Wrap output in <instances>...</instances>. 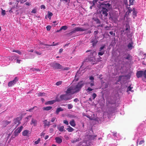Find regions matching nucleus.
<instances>
[{"mask_svg":"<svg viewBox=\"0 0 146 146\" xmlns=\"http://www.w3.org/2000/svg\"><path fill=\"white\" fill-rule=\"evenodd\" d=\"M129 54L127 52L124 53L123 54L122 57L119 59V62L120 61H122L123 62H125V58L127 57V55H128V54Z\"/></svg>","mask_w":146,"mask_h":146,"instance_id":"ddd939ff","label":"nucleus"},{"mask_svg":"<svg viewBox=\"0 0 146 146\" xmlns=\"http://www.w3.org/2000/svg\"><path fill=\"white\" fill-rule=\"evenodd\" d=\"M122 1L124 3V4L125 5L126 7H128V6L127 0H122Z\"/></svg>","mask_w":146,"mask_h":146,"instance_id":"e433bc0d","label":"nucleus"},{"mask_svg":"<svg viewBox=\"0 0 146 146\" xmlns=\"http://www.w3.org/2000/svg\"><path fill=\"white\" fill-rule=\"evenodd\" d=\"M95 21L96 22V23L97 24H100V20L98 19H95Z\"/></svg>","mask_w":146,"mask_h":146,"instance_id":"8fccbe9b","label":"nucleus"},{"mask_svg":"<svg viewBox=\"0 0 146 146\" xmlns=\"http://www.w3.org/2000/svg\"><path fill=\"white\" fill-rule=\"evenodd\" d=\"M52 108V107L49 106L46 107H43L42 108V109L43 110L49 111L51 110Z\"/></svg>","mask_w":146,"mask_h":146,"instance_id":"c85d7f7f","label":"nucleus"},{"mask_svg":"<svg viewBox=\"0 0 146 146\" xmlns=\"http://www.w3.org/2000/svg\"><path fill=\"white\" fill-rule=\"evenodd\" d=\"M63 110L64 109L61 107L57 108L56 111L55 113L58 115L60 111H63Z\"/></svg>","mask_w":146,"mask_h":146,"instance_id":"b1692460","label":"nucleus"},{"mask_svg":"<svg viewBox=\"0 0 146 146\" xmlns=\"http://www.w3.org/2000/svg\"><path fill=\"white\" fill-rule=\"evenodd\" d=\"M143 75L144 76V71L142 70L138 71L136 73L137 77L138 78L141 77Z\"/></svg>","mask_w":146,"mask_h":146,"instance_id":"4468645a","label":"nucleus"},{"mask_svg":"<svg viewBox=\"0 0 146 146\" xmlns=\"http://www.w3.org/2000/svg\"><path fill=\"white\" fill-rule=\"evenodd\" d=\"M101 5L103 6L102 7V8L103 7H104V8H108L110 6V4L109 3H107V2H103L101 3Z\"/></svg>","mask_w":146,"mask_h":146,"instance_id":"a211bd4d","label":"nucleus"},{"mask_svg":"<svg viewBox=\"0 0 146 146\" xmlns=\"http://www.w3.org/2000/svg\"><path fill=\"white\" fill-rule=\"evenodd\" d=\"M20 0V2L21 3H23L26 1V0Z\"/></svg>","mask_w":146,"mask_h":146,"instance_id":"774afa93","label":"nucleus"},{"mask_svg":"<svg viewBox=\"0 0 146 146\" xmlns=\"http://www.w3.org/2000/svg\"><path fill=\"white\" fill-rule=\"evenodd\" d=\"M29 132V130H25L23 132L22 135L24 136H27Z\"/></svg>","mask_w":146,"mask_h":146,"instance_id":"a878e982","label":"nucleus"},{"mask_svg":"<svg viewBox=\"0 0 146 146\" xmlns=\"http://www.w3.org/2000/svg\"><path fill=\"white\" fill-rule=\"evenodd\" d=\"M70 68L69 67H66L64 68L63 69V70H68Z\"/></svg>","mask_w":146,"mask_h":146,"instance_id":"69168bd1","label":"nucleus"},{"mask_svg":"<svg viewBox=\"0 0 146 146\" xmlns=\"http://www.w3.org/2000/svg\"><path fill=\"white\" fill-rule=\"evenodd\" d=\"M68 109H70L73 108V105L71 104H68Z\"/></svg>","mask_w":146,"mask_h":146,"instance_id":"79ce46f5","label":"nucleus"},{"mask_svg":"<svg viewBox=\"0 0 146 146\" xmlns=\"http://www.w3.org/2000/svg\"><path fill=\"white\" fill-rule=\"evenodd\" d=\"M68 28V27L66 26L65 25L63 26H62L60 29V30H65L67 29Z\"/></svg>","mask_w":146,"mask_h":146,"instance_id":"f704fd0d","label":"nucleus"},{"mask_svg":"<svg viewBox=\"0 0 146 146\" xmlns=\"http://www.w3.org/2000/svg\"><path fill=\"white\" fill-rule=\"evenodd\" d=\"M37 121L35 119L32 118L30 124L31 125H33L35 126H36L37 125Z\"/></svg>","mask_w":146,"mask_h":146,"instance_id":"6ab92c4d","label":"nucleus"},{"mask_svg":"<svg viewBox=\"0 0 146 146\" xmlns=\"http://www.w3.org/2000/svg\"><path fill=\"white\" fill-rule=\"evenodd\" d=\"M84 83L82 81L79 82L74 88V90L76 92H79L82 88L84 85Z\"/></svg>","mask_w":146,"mask_h":146,"instance_id":"7ed1b4c3","label":"nucleus"},{"mask_svg":"<svg viewBox=\"0 0 146 146\" xmlns=\"http://www.w3.org/2000/svg\"><path fill=\"white\" fill-rule=\"evenodd\" d=\"M105 29L106 30H109L110 29V27L108 26H106L105 27Z\"/></svg>","mask_w":146,"mask_h":146,"instance_id":"4d7b16f0","label":"nucleus"},{"mask_svg":"<svg viewBox=\"0 0 146 146\" xmlns=\"http://www.w3.org/2000/svg\"><path fill=\"white\" fill-rule=\"evenodd\" d=\"M20 133H18V131L16 130H15V131H14V136L15 137H16L17 136V135H18V134Z\"/></svg>","mask_w":146,"mask_h":146,"instance_id":"a19ab883","label":"nucleus"},{"mask_svg":"<svg viewBox=\"0 0 146 146\" xmlns=\"http://www.w3.org/2000/svg\"><path fill=\"white\" fill-rule=\"evenodd\" d=\"M18 81V78L17 77H15L14 79L10 81L8 83V86L9 87H11L14 84H15Z\"/></svg>","mask_w":146,"mask_h":146,"instance_id":"0eeeda50","label":"nucleus"},{"mask_svg":"<svg viewBox=\"0 0 146 146\" xmlns=\"http://www.w3.org/2000/svg\"><path fill=\"white\" fill-rule=\"evenodd\" d=\"M130 76L129 74L125 76H119V82H122L124 83L127 80L130 79Z\"/></svg>","mask_w":146,"mask_h":146,"instance_id":"20e7f679","label":"nucleus"},{"mask_svg":"<svg viewBox=\"0 0 146 146\" xmlns=\"http://www.w3.org/2000/svg\"><path fill=\"white\" fill-rule=\"evenodd\" d=\"M37 107L36 106H34V107H33L32 108H31V109H29L28 110H27V111H30V112H31V111L33 110L34 108H37Z\"/></svg>","mask_w":146,"mask_h":146,"instance_id":"864d4df0","label":"nucleus"},{"mask_svg":"<svg viewBox=\"0 0 146 146\" xmlns=\"http://www.w3.org/2000/svg\"><path fill=\"white\" fill-rule=\"evenodd\" d=\"M56 102L55 100H52L48 101L45 103L46 105H51L53 104Z\"/></svg>","mask_w":146,"mask_h":146,"instance_id":"cd10ccee","label":"nucleus"},{"mask_svg":"<svg viewBox=\"0 0 146 146\" xmlns=\"http://www.w3.org/2000/svg\"><path fill=\"white\" fill-rule=\"evenodd\" d=\"M89 79L90 80H91V81H94V77L92 76H91L90 77Z\"/></svg>","mask_w":146,"mask_h":146,"instance_id":"e2e57ef3","label":"nucleus"},{"mask_svg":"<svg viewBox=\"0 0 146 146\" xmlns=\"http://www.w3.org/2000/svg\"><path fill=\"white\" fill-rule=\"evenodd\" d=\"M119 112L121 115H123L124 114V111L122 109L120 110V111H119Z\"/></svg>","mask_w":146,"mask_h":146,"instance_id":"603ef678","label":"nucleus"},{"mask_svg":"<svg viewBox=\"0 0 146 146\" xmlns=\"http://www.w3.org/2000/svg\"><path fill=\"white\" fill-rule=\"evenodd\" d=\"M97 38H95L94 39H92L91 41V42L92 43V46H94L96 45L97 42H98V40H97Z\"/></svg>","mask_w":146,"mask_h":146,"instance_id":"f3484780","label":"nucleus"},{"mask_svg":"<svg viewBox=\"0 0 146 146\" xmlns=\"http://www.w3.org/2000/svg\"><path fill=\"white\" fill-rule=\"evenodd\" d=\"M46 28L47 31H49L50 30V29L51 28V27L50 25L47 26L46 27Z\"/></svg>","mask_w":146,"mask_h":146,"instance_id":"3c124183","label":"nucleus"},{"mask_svg":"<svg viewBox=\"0 0 146 146\" xmlns=\"http://www.w3.org/2000/svg\"><path fill=\"white\" fill-rule=\"evenodd\" d=\"M133 43L132 42L129 43L127 45L128 48L129 50H131L133 47Z\"/></svg>","mask_w":146,"mask_h":146,"instance_id":"4be33fe9","label":"nucleus"},{"mask_svg":"<svg viewBox=\"0 0 146 146\" xmlns=\"http://www.w3.org/2000/svg\"><path fill=\"white\" fill-rule=\"evenodd\" d=\"M88 29H85L80 27H77L74 28V29L69 33L70 35H72L74 33L78 31H84L87 30Z\"/></svg>","mask_w":146,"mask_h":146,"instance_id":"39448f33","label":"nucleus"},{"mask_svg":"<svg viewBox=\"0 0 146 146\" xmlns=\"http://www.w3.org/2000/svg\"><path fill=\"white\" fill-rule=\"evenodd\" d=\"M55 119H56V118H55V117H53L51 119V121L52 122H54L55 121Z\"/></svg>","mask_w":146,"mask_h":146,"instance_id":"680f3d73","label":"nucleus"},{"mask_svg":"<svg viewBox=\"0 0 146 146\" xmlns=\"http://www.w3.org/2000/svg\"><path fill=\"white\" fill-rule=\"evenodd\" d=\"M97 96V95L95 93H94L92 95L93 99L94 100Z\"/></svg>","mask_w":146,"mask_h":146,"instance_id":"de8ad7c7","label":"nucleus"},{"mask_svg":"<svg viewBox=\"0 0 146 146\" xmlns=\"http://www.w3.org/2000/svg\"><path fill=\"white\" fill-rule=\"evenodd\" d=\"M53 15V14L52 13L48 11V18L50 19H51V16Z\"/></svg>","mask_w":146,"mask_h":146,"instance_id":"72a5a7b5","label":"nucleus"},{"mask_svg":"<svg viewBox=\"0 0 146 146\" xmlns=\"http://www.w3.org/2000/svg\"><path fill=\"white\" fill-rule=\"evenodd\" d=\"M56 142L58 144L61 143L62 142V139L59 137H57L55 138Z\"/></svg>","mask_w":146,"mask_h":146,"instance_id":"5701e85b","label":"nucleus"},{"mask_svg":"<svg viewBox=\"0 0 146 146\" xmlns=\"http://www.w3.org/2000/svg\"><path fill=\"white\" fill-rule=\"evenodd\" d=\"M68 127L66 129L69 132H72L74 130V129L72 127H70V126H68Z\"/></svg>","mask_w":146,"mask_h":146,"instance_id":"c756f323","label":"nucleus"},{"mask_svg":"<svg viewBox=\"0 0 146 146\" xmlns=\"http://www.w3.org/2000/svg\"><path fill=\"white\" fill-rule=\"evenodd\" d=\"M94 35H95V38H98V37H97V34L98 33H99V31L98 30L95 31L94 32Z\"/></svg>","mask_w":146,"mask_h":146,"instance_id":"58836bf2","label":"nucleus"},{"mask_svg":"<svg viewBox=\"0 0 146 146\" xmlns=\"http://www.w3.org/2000/svg\"><path fill=\"white\" fill-rule=\"evenodd\" d=\"M13 52H16L17 53H18L19 54H21V52L19 50H13L12 51Z\"/></svg>","mask_w":146,"mask_h":146,"instance_id":"ea45409f","label":"nucleus"},{"mask_svg":"<svg viewBox=\"0 0 146 146\" xmlns=\"http://www.w3.org/2000/svg\"><path fill=\"white\" fill-rule=\"evenodd\" d=\"M133 87L132 85H130L127 88V90L126 91V92H127L128 94H129V92H134V90H133Z\"/></svg>","mask_w":146,"mask_h":146,"instance_id":"2eb2a0df","label":"nucleus"},{"mask_svg":"<svg viewBox=\"0 0 146 146\" xmlns=\"http://www.w3.org/2000/svg\"><path fill=\"white\" fill-rule=\"evenodd\" d=\"M63 123L66 125H68L69 124L68 121L66 120H64L63 121Z\"/></svg>","mask_w":146,"mask_h":146,"instance_id":"6e6d98bb","label":"nucleus"},{"mask_svg":"<svg viewBox=\"0 0 146 146\" xmlns=\"http://www.w3.org/2000/svg\"><path fill=\"white\" fill-rule=\"evenodd\" d=\"M101 11V13H102V15L104 17H106L108 15V13L107 12L108 11L106 8L103 7Z\"/></svg>","mask_w":146,"mask_h":146,"instance_id":"6e6552de","label":"nucleus"},{"mask_svg":"<svg viewBox=\"0 0 146 146\" xmlns=\"http://www.w3.org/2000/svg\"><path fill=\"white\" fill-rule=\"evenodd\" d=\"M69 123L71 126L73 127H74L76 125L75 121L74 119H72V120L70 121Z\"/></svg>","mask_w":146,"mask_h":146,"instance_id":"bb28decb","label":"nucleus"},{"mask_svg":"<svg viewBox=\"0 0 146 146\" xmlns=\"http://www.w3.org/2000/svg\"><path fill=\"white\" fill-rule=\"evenodd\" d=\"M93 90V89L90 88V87H88V88L86 90V91L88 92L92 91Z\"/></svg>","mask_w":146,"mask_h":146,"instance_id":"49530a36","label":"nucleus"},{"mask_svg":"<svg viewBox=\"0 0 146 146\" xmlns=\"http://www.w3.org/2000/svg\"><path fill=\"white\" fill-rule=\"evenodd\" d=\"M23 127L22 126H21L19 127H18L17 129H16L18 131V133H20L21 130L23 129Z\"/></svg>","mask_w":146,"mask_h":146,"instance_id":"473e14b6","label":"nucleus"},{"mask_svg":"<svg viewBox=\"0 0 146 146\" xmlns=\"http://www.w3.org/2000/svg\"><path fill=\"white\" fill-rule=\"evenodd\" d=\"M11 123V121L5 120L3 121V125L4 127H6L8 125Z\"/></svg>","mask_w":146,"mask_h":146,"instance_id":"aec40b11","label":"nucleus"},{"mask_svg":"<svg viewBox=\"0 0 146 146\" xmlns=\"http://www.w3.org/2000/svg\"><path fill=\"white\" fill-rule=\"evenodd\" d=\"M40 141V138H39L37 140L35 141V144H37L39 143V142Z\"/></svg>","mask_w":146,"mask_h":146,"instance_id":"a18cd8bd","label":"nucleus"},{"mask_svg":"<svg viewBox=\"0 0 146 146\" xmlns=\"http://www.w3.org/2000/svg\"><path fill=\"white\" fill-rule=\"evenodd\" d=\"M90 86L91 87L94 86V81H91L90 82Z\"/></svg>","mask_w":146,"mask_h":146,"instance_id":"09e8293b","label":"nucleus"},{"mask_svg":"<svg viewBox=\"0 0 146 146\" xmlns=\"http://www.w3.org/2000/svg\"><path fill=\"white\" fill-rule=\"evenodd\" d=\"M36 9H33L31 12L32 13H36Z\"/></svg>","mask_w":146,"mask_h":146,"instance_id":"13d9d810","label":"nucleus"},{"mask_svg":"<svg viewBox=\"0 0 146 146\" xmlns=\"http://www.w3.org/2000/svg\"><path fill=\"white\" fill-rule=\"evenodd\" d=\"M35 52L36 53V54H38V55H40L41 54H42V53L41 52H37V51H35Z\"/></svg>","mask_w":146,"mask_h":146,"instance_id":"bf43d9fd","label":"nucleus"},{"mask_svg":"<svg viewBox=\"0 0 146 146\" xmlns=\"http://www.w3.org/2000/svg\"><path fill=\"white\" fill-rule=\"evenodd\" d=\"M144 77L145 78H146V69L144 72Z\"/></svg>","mask_w":146,"mask_h":146,"instance_id":"052dcab7","label":"nucleus"},{"mask_svg":"<svg viewBox=\"0 0 146 146\" xmlns=\"http://www.w3.org/2000/svg\"><path fill=\"white\" fill-rule=\"evenodd\" d=\"M135 0H129V5H128L129 6H130L131 5H133L134 4V1Z\"/></svg>","mask_w":146,"mask_h":146,"instance_id":"c9c22d12","label":"nucleus"},{"mask_svg":"<svg viewBox=\"0 0 146 146\" xmlns=\"http://www.w3.org/2000/svg\"><path fill=\"white\" fill-rule=\"evenodd\" d=\"M51 66L53 68L56 69H62V67L60 64L54 62L51 64Z\"/></svg>","mask_w":146,"mask_h":146,"instance_id":"423d86ee","label":"nucleus"},{"mask_svg":"<svg viewBox=\"0 0 146 146\" xmlns=\"http://www.w3.org/2000/svg\"><path fill=\"white\" fill-rule=\"evenodd\" d=\"M145 126L144 125V122L142 123L138 127L137 132L135 135V137L133 139V140H136L135 146H137L138 143L139 145L144 144V141L143 138L141 137L146 135V133L144 132V127Z\"/></svg>","mask_w":146,"mask_h":146,"instance_id":"f257e3e1","label":"nucleus"},{"mask_svg":"<svg viewBox=\"0 0 146 146\" xmlns=\"http://www.w3.org/2000/svg\"><path fill=\"white\" fill-rule=\"evenodd\" d=\"M64 126L62 125L60 127H59L58 128V129L59 131L60 132H62L64 131Z\"/></svg>","mask_w":146,"mask_h":146,"instance_id":"2f4dec72","label":"nucleus"},{"mask_svg":"<svg viewBox=\"0 0 146 146\" xmlns=\"http://www.w3.org/2000/svg\"><path fill=\"white\" fill-rule=\"evenodd\" d=\"M2 12H1V15L3 16H4L5 14V10H3L2 9H1Z\"/></svg>","mask_w":146,"mask_h":146,"instance_id":"c03bdc74","label":"nucleus"},{"mask_svg":"<svg viewBox=\"0 0 146 146\" xmlns=\"http://www.w3.org/2000/svg\"><path fill=\"white\" fill-rule=\"evenodd\" d=\"M54 42H53L52 44L48 45V44H45V45L46 46H56L58 44V43H57L55 44H54Z\"/></svg>","mask_w":146,"mask_h":146,"instance_id":"4c0bfd02","label":"nucleus"},{"mask_svg":"<svg viewBox=\"0 0 146 146\" xmlns=\"http://www.w3.org/2000/svg\"><path fill=\"white\" fill-rule=\"evenodd\" d=\"M92 3H93V5H92L90 7V9H92V7H93L94 5V2L93 1L92 2Z\"/></svg>","mask_w":146,"mask_h":146,"instance_id":"338daca9","label":"nucleus"},{"mask_svg":"<svg viewBox=\"0 0 146 146\" xmlns=\"http://www.w3.org/2000/svg\"><path fill=\"white\" fill-rule=\"evenodd\" d=\"M126 7L128 9V10L126 12L125 14L126 15H129L130 13H131V12L133 11V9H132L131 8H130V7L129 6H128V7Z\"/></svg>","mask_w":146,"mask_h":146,"instance_id":"412c9836","label":"nucleus"},{"mask_svg":"<svg viewBox=\"0 0 146 146\" xmlns=\"http://www.w3.org/2000/svg\"><path fill=\"white\" fill-rule=\"evenodd\" d=\"M32 117V115H29L25 118V119H27V121H28L29 120V119L30 118H31Z\"/></svg>","mask_w":146,"mask_h":146,"instance_id":"37998d69","label":"nucleus"},{"mask_svg":"<svg viewBox=\"0 0 146 146\" xmlns=\"http://www.w3.org/2000/svg\"><path fill=\"white\" fill-rule=\"evenodd\" d=\"M130 27L128 24H126L125 25V28L123 30V32L125 33H128L130 32Z\"/></svg>","mask_w":146,"mask_h":146,"instance_id":"f8f14e48","label":"nucleus"},{"mask_svg":"<svg viewBox=\"0 0 146 146\" xmlns=\"http://www.w3.org/2000/svg\"><path fill=\"white\" fill-rule=\"evenodd\" d=\"M105 45H104L100 47L99 49L100 52L98 54V55L102 56L105 53V51L104 50H102L105 47Z\"/></svg>","mask_w":146,"mask_h":146,"instance_id":"9b49d317","label":"nucleus"},{"mask_svg":"<svg viewBox=\"0 0 146 146\" xmlns=\"http://www.w3.org/2000/svg\"><path fill=\"white\" fill-rule=\"evenodd\" d=\"M132 56L129 54L127 55V57L125 58V61L124 62H127L126 61V60H128L129 62H131L132 61Z\"/></svg>","mask_w":146,"mask_h":146,"instance_id":"dca6fc26","label":"nucleus"},{"mask_svg":"<svg viewBox=\"0 0 146 146\" xmlns=\"http://www.w3.org/2000/svg\"><path fill=\"white\" fill-rule=\"evenodd\" d=\"M62 83V81H59L57 82L56 83V85L57 86H59Z\"/></svg>","mask_w":146,"mask_h":146,"instance_id":"5fc2aeb1","label":"nucleus"},{"mask_svg":"<svg viewBox=\"0 0 146 146\" xmlns=\"http://www.w3.org/2000/svg\"><path fill=\"white\" fill-rule=\"evenodd\" d=\"M44 126L45 127L46 126H49L50 124V122H48L47 121V120H45L43 121Z\"/></svg>","mask_w":146,"mask_h":146,"instance_id":"7c9ffc66","label":"nucleus"},{"mask_svg":"<svg viewBox=\"0 0 146 146\" xmlns=\"http://www.w3.org/2000/svg\"><path fill=\"white\" fill-rule=\"evenodd\" d=\"M21 119L20 117H17L14 119V123L16 124V127H17L20 123L21 122L20 121Z\"/></svg>","mask_w":146,"mask_h":146,"instance_id":"9d476101","label":"nucleus"},{"mask_svg":"<svg viewBox=\"0 0 146 146\" xmlns=\"http://www.w3.org/2000/svg\"><path fill=\"white\" fill-rule=\"evenodd\" d=\"M133 12L132 13L133 15L134 16L133 18H134L135 17H137V11L135 10L134 8H133Z\"/></svg>","mask_w":146,"mask_h":146,"instance_id":"393cba45","label":"nucleus"},{"mask_svg":"<svg viewBox=\"0 0 146 146\" xmlns=\"http://www.w3.org/2000/svg\"><path fill=\"white\" fill-rule=\"evenodd\" d=\"M66 92L68 94H73L74 93H76L75 91H74V89L72 87H70L68 88Z\"/></svg>","mask_w":146,"mask_h":146,"instance_id":"1a4fd4ad","label":"nucleus"},{"mask_svg":"<svg viewBox=\"0 0 146 146\" xmlns=\"http://www.w3.org/2000/svg\"><path fill=\"white\" fill-rule=\"evenodd\" d=\"M60 99L56 98V101L57 102H60L62 100L66 101L71 99L72 98L71 96L66 93V94H62L60 96Z\"/></svg>","mask_w":146,"mask_h":146,"instance_id":"f03ea898","label":"nucleus"},{"mask_svg":"<svg viewBox=\"0 0 146 146\" xmlns=\"http://www.w3.org/2000/svg\"><path fill=\"white\" fill-rule=\"evenodd\" d=\"M40 8L41 9H45V5H42L40 6Z\"/></svg>","mask_w":146,"mask_h":146,"instance_id":"0e129e2a","label":"nucleus"}]
</instances>
